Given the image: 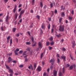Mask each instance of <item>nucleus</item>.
Here are the masks:
<instances>
[{
  "mask_svg": "<svg viewBox=\"0 0 76 76\" xmlns=\"http://www.w3.org/2000/svg\"><path fill=\"white\" fill-rule=\"evenodd\" d=\"M13 73H10L9 76H13Z\"/></svg>",
  "mask_w": 76,
  "mask_h": 76,
  "instance_id": "obj_60",
  "label": "nucleus"
},
{
  "mask_svg": "<svg viewBox=\"0 0 76 76\" xmlns=\"http://www.w3.org/2000/svg\"><path fill=\"white\" fill-rule=\"evenodd\" d=\"M32 5H34V4L35 3V0H33L32 1Z\"/></svg>",
  "mask_w": 76,
  "mask_h": 76,
  "instance_id": "obj_39",
  "label": "nucleus"
},
{
  "mask_svg": "<svg viewBox=\"0 0 76 76\" xmlns=\"http://www.w3.org/2000/svg\"><path fill=\"white\" fill-rule=\"evenodd\" d=\"M9 14L7 15L6 18L5 19V21L8 24V21H9Z\"/></svg>",
  "mask_w": 76,
  "mask_h": 76,
  "instance_id": "obj_5",
  "label": "nucleus"
},
{
  "mask_svg": "<svg viewBox=\"0 0 76 76\" xmlns=\"http://www.w3.org/2000/svg\"><path fill=\"white\" fill-rule=\"evenodd\" d=\"M12 62L14 63H16V61H12Z\"/></svg>",
  "mask_w": 76,
  "mask_h": 76,
  "instance_id": "obj_57",
  "label": "nucleus"
},
{
  "mask_svg": "<svg viewBox=\"0 0 76 76\" xmlns=\"http://www.w3.org/2000/svg\"><path fill=\"white\" fill-rule=\"evenodd\" d=\"M63 18H61L59 20V23H61V20H62Z\"/></svg>",
  "mask_w": 76,
  "mask_h": 76,
  "instance_id": "obj_22",
  "label": "nucleus"
},
{
  "mask_svg": "<svg viewBox=\"0 0 76 76\" xmlns=\"http://www.w3.org/2000/svg\"><path fill=\"white\" fill-rule=\"evenodd\" d=\"M40 34H42L43 33V31H42V29H40Z\"/></svg>",
  "mask_w": 76,
  "mask_h": 76,
  "instance_id": "obj_38",
  "label": "nucleus"
},
{
  "mask_svg": "<svg viewBox=\"0 0 76 76\" xmlns=\"http://www.w3.org/2000/svg\"><path fill=\"white\" fill-rule=\"evenodd\" d=\"M5 66L7 69L9 71V73H13V70L11 69L9 66H7L6 65H5Z\"/></svg>",
  "mask_w": 76,
  "mask_h": 76,
  "instance_id": "obj_1",
  "label": "nucleus"
},
{
  "mask_svg": "<svg viewBox=\"0 0 76 76\" xmlns=\"http://www.w3.org/2000/svg\"><path fill=\"white\" fill-rule=\"evenodd\" d=\"M19 67L20 68H22L23 67V65H20L19 66Z\"/></svg>",
  "mask_w": 76,
  "mask_h": 76,
  "instance_id": "obj_26",
  "label": "nucleus"
},
{
  "mask_svg": "<svg viewBox=\"0 0 76 76\" xmlns=\"http://www.w3.org/2000/svg\"><path fill=\"white\" fill-rule=\"evenodd\" d=\"M50 44L51 45H53L54 44V42L53 41H52L50 43Z\"/></svg>",
  "mask_w": 76,
  "mask_h": 76,
  "instance_id": "obj_20",
  "label": "nucleus"
},
{
  "mask_svg": "<svg viewBox=\"0 0 76 76\" xmlns=\"http://www.w3.org/2000/svg\"><path fill=\"white\" fill-rule=\"evenodd\" d=\"M57 61L58 63V64H59V63H60V59H59L58 58L57 59Z\"/></svg>",
  "mask_w": 76,
  "mask_h": 76,
  "instance_id": "obj_30",
  "label": "nucleus"
},
{
  "mask_svg": "<svg viewBox=\"0 0 76 76\" xmlns=\"http://www.w3.org/2000/svg\"><path fill=\"white\" fill-rule=\"evenodd\" d=\"M44 9H46V8H47V5H45L44 7Z\"/></svg>",
  "mask_w": 76,
  "mask_h": 76,
  "instance_id": "obj_61",
  "label": "nucleus"
},
{
  "mask_svg": "<svg viewBox=\"0 0 76 76\" xmlns=\"http://www.w3.org/2000/svg\"><path fill=\"white\" fill-rule=\"evenodd\" d=\"M12 58L10 57H9L8 58V60L7 61L8 63H10L11 61H12Z\"/></svg>",
  "mask_w": 76,
  "mask_h": 76,
  "instance_id": "obj_8",
  "label": "nucleus"
},
{
  "mask_svg": "<svg viewBox=\"0 0 76 76\" xmlns=\"http://www.w3.org/2000/svg\"><path fill=\"white\" fill-rule=\"evenodd\" d=\"M37 71H38L39 72H40L41 70V67L39 66L38 67L37 69Z\"/></svg>",
  "mask_w": 76,
  "mask_h": 76,
  "instance_id": "obj_10",
  "label": "nucleus"
},
{
  "mask_svg": "<svg viewBox=\"0 0 76 76\" xmlns=\"http://www.w3.org/2000/svg\"><path fill=\"white\" fill-rule=\"evenodd\" d=\"M21 6H22V5L21 4H20L19 5L18 7L19 8L20 7H21Z\"/></svg>",
  "mask_w": 76,
  "mask_h": 76,
  "instance_id": "obj_59",
  "label": "nucleus"
},
{
  "mask_svg": "<svg viewBox=\"0 0 76 76\" xmlns=\"http://www.w3.org/2000/svg\"><path fill=\"white\" fill-rule=\"evenodd\" d=\"M48 20L49 21H51V18H48Z\"/></svg>",
  "mask_w": 76,
  "mask_h": 76,
  "instance_id": "obj_64",
  "label": "nucleus"
},
{
  "mask_svg": "<svg viewBox=\"0 0 76 76\" xmlns=\"http://www.w3.org/2000/svg\"><path fill=\"white\" fill-rule=\"evenodd\" d=\"M59 76H63V74H62V73L61 72H60L59 73Z\"/></svg>",
  "mask_w": 76,
  "mask_h": 76,
  "instance_id": "obj_34",
  "label": "nucleus"
},
{
  "mask_svg": "<svg viewBox=\"0 0 76 76\" xmlns=\"http://www.w3.org/2000/svg\"><path fill=\"white\" fill-rule=\"evenodd\" d=\"M49 39H50V40L51 41H52L53 40V37H50Z\"/></svg>",
  "mask_w": 76,
  "mask_h": 76,
  "instance_id": "obj_28",
  "label": "nucleus"
},
{
  "mask_svg": "<svg viewBox=\"0 0 76 76\" xmlns=\"http://www.w3.org/2000/svg\"><path fill=\"white\" fill-rule=\"evenodd\" d=\"M50 8H53V3H51L50 4Z\"/></svg>",
  "mask_w": 76,
  "mask_h": 76,
  "instance_id": "obj_21",
  "label": "nucleus"
},
{
  "mask_svg": "<svg viewBox=\"0 0 76 76\" xmlns=\"http://www.w3.org/2000/svg\"><path fill=\"white\" fill-rule=\"evenodd\" d=\"M64 30V26L61 25L59 26V31H61V32H63Z\"/></svg>",
  "mask_w": 76,
  "mask_h": 76,
  "instance_id": "obj_2",
  "label": "nucleus"
},
{
  "mask_svg": "<svg viewBox=\"0 0 76 76\" xmlns=\"http://www.w3.org/2000/svg\"><path fill=\"white\" fill-rule=\"evenodd\" d=\"M73 45L72 46V48H74L75 46V43H72Z\"/></svg>",
  "mask_w": 76,
  "mask_h": 76,
  "instance_id": "obj_33",
  "label": "nucleus"
},
{
  "mask_svg": "<svg viewBox=\"0 0 76 76\" xmlns=\"http://www.w3.org/2000/svg\"><path fill=\"white\" fill-rule=\"evenodd\" d=\"M10 37L8 36L7 38V39L8 40H9V39H10Z\"/></svg>",
  "mask_w": 76,
  "mask_h": 76,
  "instance_id": "obj_41",
  "label": "nucleus"
},
{
  "mask_svg": "<svg viewBox=\"0 0 76 76\" xmlns=\"http://www.w3.org/2000/svg\"><path fill=\"white\" fill-rule=\"evenodd\" d=\"M16 28H13V32H15V31H16Z\"/></svg>",
  "mask_w": 76,
  "mask_h": 76,
  "instance_id": "obj_25",
  "label": "nucleus"
},
{
  "mask_svg": "<svg viewBox=\"0 0 76 76\" xmlns=\"http://www.w3.org/2000/svg\"><path fill=\"white\" fill-rule=\"evenodd\" d=\"M66 56H61V58H62V59H63V60H64V61L66 60Z\"/></svg>",
  "mask_w": 76,
  "mask_h": 76,
  "instance_id": "obj_16",
  "label": "nucleus"
},
{
  "mask_svg": "<svg viewBox=\"0 0 76 76\" xmlns=\"http://www.w3.org/2000/svg\"><path fill=\"white\" fill-rule=\"evenodd\" d=\"M26 51H24L23 53V56H25V55H26Z\"/></svg>",
  "mask_w": 76,
  "mask_h": 76,
  "instance_id": "obj_31",
  "label": "nucleus"
},
{
  "mask_svg": "<svg viewBox=\"0 0 76 76\" xmlns=\"http://www.w3.org/2000/svg\"><path fill=\"white\" fill-rule=\"evenodd\" d=\"M18 15L19 14H18V13H16L14 15V16L15 20H16V19H17V18H18Z\"/></svg>",
  "mask_w": 76,
  "mask_h": 76,
  "instance_id": "obj_11",
  "label": "nucleus"
},
{
  "mask_svg": "<svg viewBox=\"0 0 76 76\" xmlns=\"http://www.w3.org/2000/svg\"><path fill=\"white\" fill-rule=\"evenodd\" d=\"M31 50V48H28L26 50H28V51H29V53H30V55H32V50H31V52L30 50Z\"/></svg>",
  "mask_w": 76,
  "mask_h": 76,
  "instance_id": "obj_6",
  "label": "nucleus"
},
{
  "mask_svg": "<svg viewBox=\"0 0 76 76\" xmlns=\"http://www.w3.org/2000/svg\"><path fill=\"white\" fill-rule=\"evenodd\" d=\"M62 51H66V49L64 48H63Z\"/></svg>",
  "mask_w": 76,
  "mask_h": 76,
  "instance_id": "obj_36",
  "label": "nucleus"
},
{
  "mask_svg": "<svg viewBox=\"0 0 76 76\" xmlns=\"http://www.w3.org/2000/svg\"><path fill=\"white\" fill-rule=\"evenodd\" d=\"M46 45H50V42H46Z\"/></svg>",
  "mask_w": 76,
  "mask_h": 76,
  "instance_id": "obj_32",
  "label": "nucleus"
},
{
  "mask_svg": "<svg viewBox=\"0 0 76 76\" xmlns=\"http://www.w3.org/2000/svg\"><path fill=\"white\" fill-rule=\"evenodd\" d=\"M61 16L62 17H64V16H65V13L64 12H61Z\"/></svg>",
  "mask_w": 76,
  "mask_h": 76,
  "instance_id": "obj_14",
  "label": "nucleus"
},
{
  "mask_svg": "<svg viewBox=\"0 0 76 76\" xmlns=\"http://www.w3.org/2000/svg\"><path fill=\"white\" fill-rule=\"evenodd\" d=\"M71 13L72 14V15H74V11L73 10L72 11H71Z\"/></svg>",
  "mask_w": 76,
  "mask_h": 76,
  "instance_id": "obj_44",
  "label": "nucleus"
},
{
  "mask_svg": "<svg viewBox=\"0 0 76 76\" xmlns=\"http://www.w3.org/2000/svg\"><path fill=\"white\" fill-rule=\"evenodd\" d=\"M19 53L20 54H22L23 53V51L22 50H20L19 52Z\"/></svg>",
  "mask_w": 76,
  "mask_h": 76,
  "instance_id": "obj_46",
  "label": "nucleus"
},
{
  "mask_svg": "<svg viewBox=\"0 0 76 76\" xmlns=\"http://www.w3.org/2000/svg\"><path fill=\"white\" fill-rule=\"evenodd\" d=\"M50 27H51V25H50V24H49L48 26V29H50Z\"/></svg>",
  "mask_w": 76,
  "mask_h": 76,
  "instance_id": "obj_23",
  "label": "nucleus"
},
{
  "mask_svg": "<svg viewBox=\"0 0 76 76\" xmlns=\"http://www.w3.org/2000/svg\"><path fill=\"white\" fill-rule=\"evenodd\" d=\"M37 17L38 19H40V17H39V15H37Z\"/></svg>",
  "mask_w": 76,
  "mask_h": 76,
  "instance_id": "obj_40",
  "label": "nucleus"
},
{
  "mask_svg": "<svg viewBox=\"0 0 76 76\" xmlns=\"http://www.w3.org/2000/svg\"><path fill=\"white\" fill-rule=\"evenodd\" d=\"M57 72L56 70H54L53 71V75L54 76H57Z\"/></svg>",
  "mask_w": 76,
  "mask_h": 76,
  "instance_id": "obj_13",
  "label": "nucleus"
},
{
  "mask_svg": "<svg viewBox=\"0 0 76 76\" xmlns=\"http://www.w3.org/2000/svg\"><path fill=\"white\" fill-rule=\"evenodd\" d=\"M4 27L2 26L1 27V29L2 31H4Z\"/></svg>",
  "mask_w": 76,
  "mask_h": 76,
  "instance_id": "obj_29",
  "label": "nucleus"
},
{
  "mask_svg": "<svg viewBox=\"0 0 76 76\" xmlns=\"http://www.w3.org/2000/svg\"><path fill=\"white\" fill-rule=\"evenodd\" d=\"M46 75H47V73H45V72L43 74V76H45Z\"/></svg>",
  "mask_w": 76,
  "mask_h": 76,
  "instance_id": "obj_51",
  "label": "nucleus"
},
{
  "mask_svg": "<svg viewBox=\"0 0 76 76\" xmlns=\"http://www.w3.org/2000/svg\"><path fill=\"white\" fill-rule=\"evenodd\" d=\"M32 13H33V10H31V11H30Z\"/></svg>",
  "mask_w": 76,
  "mask_h": 76,
  "instance_id": "obj_63",
  "label": "nucleus"
},
{
  "mask_svg": "<svg viewBox=\"0 0 76 76\" xmlns=\"http://www.w3.org/2000/svg\"><path fill=\"white\" fill-rule=\"evenodd\" d=\"M70 66V64H67L66 65V67H68Z\"/></svg>",
  "mask_w": 76,
  "mask_h": 76,
  "instance_id": "obj_43",
  "label": "nucleus"
},
{
  "mask_svg": "<svg viewBox=\"0 0 76 76\" xmlns=\"http://www.w3.org/2000/svg\"><path fill=\"white\" fill-rule=\"evenodd\" d=\"M36 44H37V42H35L34 44L32 45V47H35V46L36 45Z\"/></svg>",
  "mask_w": 76,
  "mask_h": 76,
  "instance_id": "obj_27",
  "label": "nucleus"
},
{
  "mask_svg": "<svg viewBox=\"0 0 76 76\" xmlns=\"http://www.w3.org/2000/svg\"><path fill=\"white\" fill-rule=\"evenodd\" d=\"M55 61V60L54 59H51L50 61V63H52V65H53Z\"/></svg>",
  "mask_w": 76,
  "mask_h": 76,
  "instance_id": "obj_4",
  "label": "nucleus"
},
{
  "mask_svg": "<svg viewBox=\"0 0 76 76\" xmlns=\"http://www.w3.org/2000/svg\"><path fill=\"white\" fill-rule=\"evenodd\" d=\"M69 18L70 19V20H72V19H73V18L72 17L69 16Z\"/></svg>",
  "mask_w": 76,
  "mask_h": 76,
  "instance_id": "obj_37",
  "label": "nucleus"
},
{
  "mask_svg": "<svg viewBox=\"0 0 76 76\" xmlns=\"http://www.w3.org/2000/svg\"><path fill=\"white\" fill-rule=\"evenodd\" d=\"M41 27L42 29H45V25H44V24H42Z\"/></svg>",
  "mask_w": 76,
  "mask_h": 76,
  "instance_id": "obj_18",
  "label": "nucleus"
},
{
  "mask_svg": "<svg viewBox=\"0 0 76 76\" xmlns=\"http://www.w3.org/2000/svg\"><path fill=\"white\" fill-rule=\"evenodd\" d=\"M19 50H20L19 49V48H17L15 50H14L15 55H18V53H17V52H18V51H19Z\"/></svg>",
  "mask_w": 76,
  "mask_h": 76,
  "instance_id": "obj_3",
  "label": "nucleus"
},
{
  "mask_svg": "<svg viewBox=\"0 0 76 76\" xmlns=\"http://www.w3.org/2000/svg\"><path fill=\"white\" fill-rule=\"evenodd\" d=\"M39 46L40 48H41V49L42 48V45H41V44L40 42H39Z\"/></svg>",
  "mask_w": 76,
  "mask_h": 76,
  "instance_id": "obj_15",
  "label": "nucleus"
},
{
  "mask_svg": "<svg viewBox=\"0 0 76 76\" xmlns=\"http://www.w3.org/2000/svg\"><path fill=\"white\" fill-rule=\"evenodd\" d=\"M19 35H20L19 33H18V34H16V36H17V37H18L19 36Z\"/></svg>",
  "mask_w": 76,
  "mask_h": 76,
  "instance_id": "obj_49",
  "label": "nucleus"
},
{
  "mask_svg": "<svg viewBox=\"0 0 76 76\" xmlns=\"http://www.w3.org/2000/svg\"><path fill=\"white\" fill-rule=\"evenodd\" d=\"M55 14H57V10H55Z\"/></svg>",
  "mask_w": 76,
  "mask_h": 76,
  "instance_id": "obj_45",
  "label": "nucleus"
},
{
  "mask_svg": "<svg viewBox=\"0 0 76 76\" xmlns=\"http://www.w3.org/2000/svg\"><path fill=\"white\" fill-rule=\"evenodd\" d=\"M43 56V53H42L41 55V58H42V56Z\"/></svg>",
  "mask_w": 76,
  "mask_h": 76,
  "instance_id": "obj_52",
  "label": "nucleus"
},
{
  "mask_svg": "<svg viewBox=\"0 0 76 76\" xmlns=\"http://www.w3.org/2000/svg\"><path fill=\"white\" fill-rule=\"evenodd\" d=\"M53 32H54V29H53V28H52L51 30V32L52 33H53Z\"/></svg>",
  "mask_w": 76,
  "mask_h": 76,
  "instance_id": "obj_55",
  "label": "nucleus"
},
{
  "mask_svg": "<svg viewBox=\"0 0 76 76\" xmlns=\"http://www.w3.org/2000/svg\"><path fill=\"white\" fill-rule=\"evenodd\" d=\"M17 7V5H15V7L14 8V10H13V12L14 13H15V12H16V8Z\"/></svg>",
  "mask_w": 76,
  "mask_h": 76,
  "instance_id": "obj_12",
  "label": "nucleus"
},
{
  "mask_svg": "<svg viewBox=\"0 0 76 76\" xmlns=\"http://www.w3.org/2000/svg\"><path fill=\"white\" fill-rule=\"evenodd\" d=\"M8 1V0H4V1L5 3H6Z\"/></svg>",
  "mask_w": 76,
  "mask_h": 76,
  "instance_id": "obj_53",
  "label": "nucleus"
},
{
  "mask_svg": "<svg viewBox=\"0 0 76 76\" xmlns=\"http://www.w3.org/2000/svg\"><path fill=\"white\" fill-rule=\"evenodd\" d=\"M53 48V47H50L49 48V50H51Z\"/></svg>",
  "mask_w": 76,
  "mask_h": 76,
  "instance_id": "obj_62",
  "label": "nucleus"
},
{
  "mask_svg": "<svg viewBox=\"0 0 76 76\" xmlns=\"http://www.w3.org/2000/svg\"><path fill=\"white\" fill-rule=\"evenodd\" d=\"M73 67H74L75 69L76 68V65L74 64L73 66L72 65L71 66L69 67V69L70 70H72V69H73Z\"/></svg>",
  "mask_w": 76,
  "mask_h": 76,
  "instance_id": "obj_7",
  "label": "nucleus"
},
{
  "mask_svg": "<svg viewBox=\"0 0 76 76\" xmlns=\"http://www.w3.org/2000/svg\"><path fill=\"white\" fill-rule=\"evenodd\" d=\"M56 36L57 37H58V38H60V37H61V35L60 34H57L56 35Z\"/></svg>",
  "mask_w": 76,
  "mask_h": 76,
  "instance_id": "obj_19",
  "label": "nucleus"
},
{
  "mask_svg": "<svg viewBox=\"0 0 76 76\" xmlns=\"http://www.w3.org/2000/svg\"><path fill=\"white\" fill-rule=\"evenodd\" d=\"M15 39L16 41H17V42H18V39L17 38H16Z\"/></svg>",
  "mask_w": 76,
  "mask_h": 76,
  "instance_id": "obj_54",
  "label": "nucleus"
},
{
  "mask_svg": "<svg viewBox=\"0 0 76 76\" xmlns=\"http://www.w3.org/2000/svg\"><path fill=\"white\" fill-rule=\"evenodd\" d=\"M24 13H25V10H22L20 13V16H22V15Z\"/></svg>",
  "mask_w": 76,
  "mask_h": 76,
  "instance_id": "obj_9",
  "label": "nucleus"
},
{
  "mask_svg": "<svg viewBox=\"0 0 76 76\" xmlns=\"http://www.w3.org/2000/svg\"><path fill=\"white\" fill-rule=\"evenodd\" d=\"M50 69H51V70H52L53 69V66L51 65L50 67Z\"/></svg>",
  "mask_w": 76,
  "mask_h": 76,
  "instance_id": "obj_56",
  "label": "nucleus"
},
{
  "mask_svg": "<svg viewBox=\"0 0 76 76\" xmlns=\"http://www.w3.org/2000/svg\"><path fill=\"white\" fill-rule=\"evenodd\" d=\"M27 33L29 35V36H31V33H30V32H29V31H28Z\"/></svg>",
  "mask_w": 76,
  "mask_h": 76,
  "instance_id": "obj_48",
  "label": "nucleus"
},
{
  "mask_svg": "<svg viewBox=\"0 0 76 76\" xmlns=\"http://www.w3.org/2000/svg\"><path fill=\"white\" fill-rule=\"evenodd\" d=\"M40 6L41 7H43V5L42 4V2H40Z\"/></svg>",
  "mask_w": 76,
  "mask_h": 76,
  "instance_id": "obj_35",
  "label": "nucleus"
},
{
  "mask_svg": "<svg viewBox=\"0 0 76 76\" xmlns=\"http://www.w3.org/2000/svg\"><path fill=\"white\" fill-rule=\"evenodd\" d=\"M28 61V59H27V58H26L25 59V62H27V61Z\"/></svg>",
  "mask_w": 76,
  "mask_h": 76,
  "instance_id": "obj_47",
  "label": "nucleus"
},
{
  "mask_svg": "<svg viewBox=\"0 0 76 76\" xmlns=\"http://www.w3.org/2000/svg\"><path fill=\"white\" fill-rule=\"evenodd\" d=\"M31 39L32 43V44H34L35 42H34V37H32Z\"/></svg>",
  "mask_w": 76,
  "mask_h": 76,
  "instance_id": "obj_17",
  "label": "nucleus"
},
{
  "mask_svg": "<svg viewBox=\"0 0 76 76\" xmlns=\"http://www.w3.org/2000/svg\"><path fill=\"white\" fill-rule=\"evenodd\" d=\"M12 39H11L10 40V45H11L12 44Z\"/></svg>",
  "mask_w": 76,
  "mask_h": 76,
  "instance_id": "obj_42",
  "label": "nucleus"
},
{
  "mask_svg": "<svg viewBox=\"0 0 76 76\" xmlns=\"http://www.w3.org/2000/svg\"><path fill=\"white\" fill-rule=\"evenodd\" d=\"M26 44L27 45H31V42H26Z\"/></svg>",
  "mask_w": 76,
  "mask_h": 76,
  "instance_id": "obj_24",
  "label": "nucleus"
},
{
  "mask_svg": "<svg viewBox=\"0 0 76 76\" xmlns=\"http://www.w3.org/2000/svg\"><path fill=\"white\" fill-rule=\"evenodd\" d=\"M62 72H63V73H64V68H63Z\"/></svg>",
  "mask_w": 76,
  "mask_h": 76,
  "instance_id": "obj_50",
  "label": "nucleus"
},
{
  "mask_svg": "<svg viewBox=\"0 0 76 76\" xmlns=\"http://www.w3.org/2000/svg\"><path fill=\"white\" fill-rule=\"evenodd\" d=\"M12 53H10L8 54V56H12Z\"/></svg>",
  "mask_w": 76,
  "mask_h": 76,
  "instance_id": "obj_58",
  "label": "nucleus"
}]
</instances>
